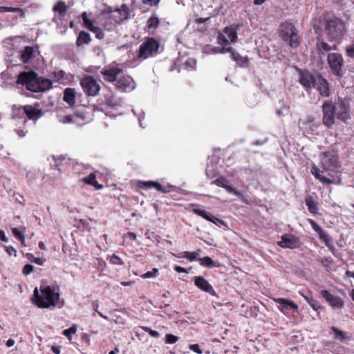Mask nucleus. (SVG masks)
I'll use <instances>...</instances> for the list:
<instances>
[{"label": "nucleus", "mask_w": 354, "mask_h": 354, "mask_svg": "<svg viewBox=\"0 0 354 354\" xmlns=\"http://www.w3.org/2000/svg\"><path fill=\"white\" fill-rule=\"evenodd\" d=\"M347 55L351 58H354V46H349L346 48Z\"/></svg>", "instance_id": "obj_61"}, {"label": "nucleus", "mask_w": 354, "mask_h": 354, "mask_svg": "<svg viewBox=\"0 0 354 354\" xmlns=\"http://www.w3.org/2000/svg\"><path fill=\"white\" fill-rule=\"evenodd\" d=\"M325 31L330 40H335L342 37L345 31L343 21L337 17L328 18L325 21Z\"/></svg>", "instance_id": "obj_4"}, {"label": "nucleus", "mask_w": 354, "mask_h": 354, "mask_svg": "<svg viewBox=\"0 0 354 354\" xmlns=\"http://www.w3.org/2000/svg\"><path fill=\"white\" fill-rule=\"evenodd\" d=\"M330 329L334 333L335 339L341 341L349 339L348 333L342 331L335 326H332Z\"/></svg>", "instance_id": "obj_26"}, {"label": "nucleus", "mask_w": 354, "mask_h": 354, "mask_svg": "<svg viewBox=\"0 0 354 354\" xmlns=\"http://www.w3.org/2000/svg\"><path fill=\"white\" fill-rule=\"evenodd\" d=\"M278 245L281 248L294 249L299 246V242L295 236L286 234L281 236V241L278 242Z\"/></svg>", "instance_id": "obj_16"}, {"label": "nucleus", "mask_w": 354, "mask_h": 354, "mask_svg": "<svg viewBox=\"0 0 354 354\" xmlns=\"http://www.w3.org/2000/svg\"><path fill=\"white\" fill-rule=\"evenodd\" d=\"M319 236L321 240H322L326 246H328L331 242L330 236L324 231L322 230V232L319 234Z\"/></svg>", "instance_id": "obj_39"}, {"label": "nucleus", "mask_w": 354, "mask_h": 354, "mask_svg": "<svg viewBox=\"0 0 354 354\" xmlns=\"http://www.w3.org/2000/svg\"><path fill=\"white\" fill-rule=\"evenodd\" d=\"M318 90L319 91V93L323 97H328L330 95V91H329V86L327 80L319 76L318 77Z\"/></svg>", "instance_id": "obj_19"}, {"label": "nucleus", "mask_w": 354, "mask_h": 354, "mask_svg": "<svg viewBox=\"0 0 354 354\" xmlns=\"http://www.w3.org/2000/svg\"><path fill=\"white\" fill-rule=\"evenodd\" d=\"M327 62L330 67L331 73L339 77H342L344 72L342 69L344 66V59L341 54L337 53H330L327 56Z\"/></svg>", "instance_id": "obj_5"}, {"label": "nucleus", "mask_w": 354, "mask_h": 354, "mask_svg": "<svg viewBox=\"0 0 354 354\" xmlns=\"http://www.w3.org/2000/svg\"><path fill=\"white\" fill-rule=\"evenodd\" d=\"M297 31L295 26L291 23H286L283 25V28L281 30V37L284 41H288L290 36Z\"/></svg>", "instance_id": "obj_20"}, {"label": "nucleus", "mask_w": 354, "mask_h": 354, "mask_svg": "<svg viewBox=\"0 0 354 354\" xmlns=\"http://www.w3.org/2000/svg\"><path fill=\"white\" fill-rule=\"evenodd\" d=\"M336 111V117L342 120L345 121L348 118V109L344 103H340L337 105Z\"/></svg>", "instance_id": "obj_22"}, {"label": "nucleus", "mask_w": 354, "mask_h": 354, "mask_svg": "<svg viewBox=\"0 0 354 354\" xmlns=\"http://www.w3.org/2000/svg\"><path fill=\"white\" fill-rule=\"evenodd\" d=\"M90 185L94 186L96 189H101L103 188V185L97 182L95 174H90Z\"/></svg>", "instance_id": "obj_40"}, {"label": "nucleus", "mask_w": 354, "mask_h": 354, "mask_svg": "<svg viewBox=\"0 0 354 354\" xmlns=\"http://www.w3.org/2000/svg\"><path fill=\"white\" fill-rule=\"evenodd\" d=\"M174 270L178 273H188L187 270L180 266H175L174 268Z\"/></svg>", "instance_id": "obj_62"}, {"label": "nucleus", "mask_w": 354, "mask_h": 354, "mask_svg": "<svg viewBox=\"0 0 354 354\" xmlns=\"http://www.w3.org/2000/svg\"><path fill=\"white\" fill-rule=\"evenodd\" d=\"M83 165L82 164L76 163L73 165V171L74 173L80 174L82 170L83 169Z\"/></svg>", "instance_id": "obj_59"}, {"label": "nucleus", "mask_w": 354, "mask_h": 354, "mask_svg": "<svg viewBox=\"0 0 354 354\" xmlns=\"http://www.w3.org/2000/svg\"><path fill=\"white\" fill-rule=\"evenodd\" d=\"M299 82L306 89L315 86L317 82L316 77L309 71L305 70L299 71Z\"/></svg>", "instance_id": "obj_12"}, {"label": "nucleus", "mask_w": 354, "mask_h": 354, "mask_svg": "<svg viewBox=\"0 0 354 354\" xmlns=\"http://www.w3.org/2000/svg\"><path fill=\"white\" fill-rule=\"evenodd\" d=\"M88 43V33L84 30L80 32V34L77 38L76 44L77 46H83L84 44Z\"/></svg>", "instance_id": "obj_27"}, {"label": "nucleus", "mask_w": 354, "mask_h": 354, "mask_svg": "<svg viewBox=\"0 0 354 354\" xmlns=\"http://www.w3.org/2000/svg\"><path fill=\"white\" fill-rule=\"evenodd\" d=\"M13 235L17 239L22 245H24L25 236L24 233L16 227L12 228Z\"/></svg>", "instance_id": "obj_35"}, {"label": "nucleus", "mask_w": 354, "mask_h": 354, "mask_svg": "<svg viewBox=\"0 0 354 354\" xmlns=\"http://www.w3.org/2000/svg\"><path fill=\"white\" fill-rule=\"evenodd\" d=\"M159 1L160 0H142L143 3L150 6H156Z\"/></svg>", "instance_id": "obj_63"}, {"label": "nucleus", "mask_w": 354, "mask_h": 354, "mask_svg": "<svg viewBox=\"0 0 354 354\" xmlns=\"http://www.w3.org/2000/svg\"><path fill=\"white\" fill-rule=\"evenodd\" d=\"M144 330L145 332L148 333L151 337H158L160 336V334L158 331L153 330L151 328L149 327H145Z\"/></svg>", "instance_id": "obj_54"}, {"label": "nucleus", "mask_w": 354, "mask_h": 354, "mask_svg": "<svg viewBox=\"0 0 354 354\" xmlns=\"http://www.w3.org/2000/svg\"><path fill=\"white\" fill-rule=\"evenodd\" d=\"M153 188L161 193H167L169 191L166 187H162L159 183L157 182H155Z\"/></svg>", "instance_id": "obj_51"}, {"label": "nucleus", "mask_w": 354, "mask_h": 354, "mask_svg": "<svg viewBox=\"0 0 354 354\" xmlns=\"http://www.w3.org/2000/svg\"><path fill=\"white\" fill-rule=\"evenodd\" d=\"M46 261V259L44 257H35L32 260V263H35L39 266H43Z\"/></svg>", "instance_id": "obj_58"}, {"label": "nucleus", "mask_w": 354, "mask_h": 354, "mask_svg": "<svg viewBox=\"0 0 354 354\" xmlns=\"http://www.w3.org/2000/svg\"><path fill=\"white\" fill-rule=\"evenodd\" d=\"M318 180L320 182H322L324 184H326V185H330V184L334 183V180L331 179L330 178L324 176L322 174H321V176L318 178Z\"/></svg>", "instance_id": "obj_50"}, {"label": "nucleus", "mask_w": 354, "mask_h": 354, "mask_svg": "<svg viewBox=\"0 0 354 354\" xmlns=\"http://www.w3.org/2000/svg\"><path fill=\"white\" fill-rule=\"evenodd\" d=\"M4 248L9 256H12L13 254L15 257H17V250L14 247L4 245Z\"/></svg>", "instance_id": "obj_52"}, {"label": "nucleus", "mask_w": 354, "mask_h": 354, "mask_svg": "<svg viewBox=\"0 0 354 354\" xmlns=\"http://www.w3.org/2000/svg\"><path fill=\"white\" fill-rule=\"evenodd\" d=\"M310 223L312 228L318 233V234L323 230L322 228L313 220H310Z\"/></svg>", "instance_id": "obj_55"}, {"label": "nucleus", "mask_w": 354, "mask_h": 354, "mask_svg": "<svg viewBox=\"0 0 354 354\" xmlns=\"http://www.w3.org/2000/svg\"><path fill=\"white\" fill-rule=\"evenodd\" d=\"M17 83L24 85L27 90L34 93L44 92L53 87L50 80L39 77L34 71L21 72L18 75Z\"/></svg>", "instance_id": "obj_1"}, {"label": "nucleus", "mask_w": 354, "mask_h": 354, "mask_svg": "<svg viewBox=\"0 0 354 354\" xmlns=\"http://www.w3.org/2000/svg\"><path fill=\"white\" fill-rule=\"evenodd\" d=\"M322 167L326 171H328V175L333 176V173H337L339 170V165L337 159L330 151L324 153L321 159Z\"/></svg>", "instance_id": "obj_6"}, {"label": "nucleus", "mask_w": 354, "mask_h": 354, "mask_svg": "<svg viewBox=\"0 0 354 354\" xmlns=\"http://www.w3.org/2000/svg\"><path fill=\"white\" fill-rule=\"evenodd\" d=\"M77 328L75 325L72 326L68 329H65L63 331V335L68 338V339H71V335L75 334L76 333Z\"/></svg>", "instance_id": "obj_41"}, {"label": "nucleus", "mask_w": 354, "mask_h": 354, "mask_svg": "<svg viewBox=\"0 0 354 354\" xmlns=\"http://www.w3.org/2000/svg\"><path fill=\"white\" fill-rule=\"evenodd\" d=\"M316 48L317 51L322 54H324V52H329L332 50V46L324 41L319 37H318L317 40Z\"/></svg>", "instance_id": "obj_23"}, {"label": "nucleus", "mask_w": 354, "mask_h": 354, "mask_svg": "<svg viewBox=\"0 0 354 354\" xmlns=\"http://www.w3.org/2000/svg\"><path fill=\"white\" fill-rule=\"evenodd\" d=\"M155 181H145L139 183V187L142 189H151L153 188Z\"/></svg>", "instance_id": "obj_45"}, {"label": "nucleus", "mask_w": 354, "mask_h": 354, "mask_svg": "<svg viewBox=\"0 0 354 354\" xmlns=\"http://www.w3.org/2000/svg\"><path fill=\"white\" fill-rule=\"evenodd\" d=\"M34 270V266L31 264H26L22 270V273L24 275L27 276L30 274Z\"/></svg>", "instance_id": "obj_47"}, {"label": "nucleus", "mask_w": 354, "mask_h": 354, "mask_svg": "<svg viewBox=\"0 0 354 354\" xmlns=\"http://www.w3.org/2000/svg\"><path fill=\"white\" fill-rule=\"evenodd\" d=\"M158 273V270L157 268H153L152 271H149L144 274H142L141 277L144 279L147 278H153L157 276Z\"/></svg>", "instance_id": "obj_44"}, {"label": "nucleus", "mask_w": 354, "mask_h": 354, "mask_svg": "<svg viewBox=\"0 0 354 354\" xmlns=\"http://www.w3.org/2000/svg\"><path fill=\"white\" fill-rule=\"evenodd\" d=\"M23 106H20L17 107L16 105L13 106V118H21L25 114Z\"/></svg>", "instance_id": "obj_37"}, {"label": "nucleus", "mask_w": 354, "mask_h": 354, "mask_svg": "<svg viewBox=\"0 0 354 354\" xmlns=\"http://www.w3.org/2000/svg\"><path fill=\"white\" fill-rule=\"evenodd\" d=\"M189 348L190 350L193 351L194 352H195L198 354H201L203 353L202 350L200 348L199 345L197 344H189Z\"/></svg>", "instance_id": "obj_57"}, {"label": "nucleus", "mask_w": 354, "mask_h": 354, "mask_svg": "<svg viewBox=\"0 0 354 354\" xmlns=\"http://www.w3.org/2000/svg\"><path fill=\"white\" fill-rule=\"evenodd\" d=\"M7 12H20V16L21 17H24V15H25V12L23 10V9H21L20 8L8 7Z\"/></svg>", "instance_id": "obj_53"}, {"label": "nucleus", "mask_w": 354, "mask_h": 354, "mask_svg": "<svg viewBox=\"0 0 354 354\" xmlns=\"http://www.w3.org/2000/svg\"><path fill=\"white\" fill-rule=\"evenodd\" d=\"M82 17L84 23V26L86 28H88V16L86 12H84L82 14Z\"/></svg>", "instance_id": "obj_60"}, {"label": "nucleus", "mask_w": 354, "mask_h": 354, "mask_svg": "<svg viewBox=\"0 0 354 354\" xmlns=\"http://www.w3.org/2000/svg\"><path fill=\"white\" fill-rule=\"evenodd\" d=\"M102 73L106 81L115 82V87L122 92H129L133 91L136 87V84L130 76L122 75V70L118 67H112L104 71Z\"/></svg>", "instance_id": "obj_2"}, {"label": "nucleus", "mask_w": 354, "mask_h": 354, "mask_svg": "<svg viewBox=\"0 0 354 354\" xmlns=\"http://www.w3.org/2000/svg\"><path fill=\"white\" fill-rule=\"evenodd\" d=\"M63 100L69 106H72L75 102V91L72 88H67L64 92Z\"/></svg>", "instance_id": "obj_21"}, {"label": "nucleus", "mask_w": 354, "mask_h": 354, "mask_svg": "<svg viewBox=\"0 0 354 354\" xmlns=\"http://www.w3.org/2000/svg\"><path fill=\"white\" fill-rule=\"evenodd\" d=\"M40 293L37 288L34 290L33 303L39 308H51L56 306L59 295L55 293L50 286L41 285Z\"/></svg>", "instance_id": "obj_3"}, {"label": "nucleus", "mask_w": 354, "mask_h": 354, "mask_svg": "<svg viewBox=\"0 0 354 354\" xmlns=\"http://www.w3.org/2000/svg\"><path fill=\"white\" fill-rule=\"evenodd\" d=\"M212 184H215L218 187L225 188L227 192H231L236 196H241L240 192L233 188L232 186L227 185V181L225 178L221 177L216 179Z\"/></svg>", "instance_id": "obj_18"}, {"label": "nucleus", "mask_w": 354, "mask_h": 354, "mask_svg": "<svg viewBox=\"0 0 354 354\" xmlns=\"http://www.w3.org/2000/svg\"><path fill=\"white\" fill-rule=\"evenodd\" d=\"M224 33L227 35L231 42L234 43L237 39L236 29L232 27H225L224 29Z\"/></svg>", "instance_id": "obj_25"}, {"label": "nucleus", "mask_w": 354, "mask_h": 354, "mask_svg": "<svg viewBox=\"0 0 354 354\" xmlns=\"http://www.w3.org/2000/svg\"><path fill=\"white\" fill-rule=\"evenodd\" d=\"M319 261L324 266H328L330 263L331 260H330L328 258H322Z\"/></svg>", "instance_id": "obj_64"}, {"label": "nucleus", "mask_w": 354, "mask_h": 354, "mask_svg": "<svg viewBox=\"0 0 354 354\" xmlns=\"http://www.w3.org/2000/svg\"><path fill=\"white\" fill-rule=\"evenodd\" d=\"M109 261L112 264H115V265H122V264H123V262L122 261L120 258L119 257L115 255V254H113L111 257H110Z\"/></svg>", "instance_id": "obj_49"}, {"label": "nucleus", "mask_w": 354, "mask_h": 354, "mask_svg": "<svg viewBox=\"0 0 354 354\" xmlns=\"http://www.w3.org/2000/svg\"><path fill=\"white\" fill-rule=\"evenodd\" d=\"M290 46L292 48H297L300 44L299 37L298 35L297 31L290 36L289 39Z\"/></svg>", "instance_id": "obj_32"}, {"label": "nucleus", "mask_w": 354, "mask_h": 354, "mask_svg": "<svg viewBox=\"0 0 354 354\" xmlns=\"http://www.w3.org/2000/svg\"><path fill=\"white\" fill-rule=\"evenodd\" d=\"M195 286L201 290L209 293L212 296L217 297V295L214 290L212 286L202 276L195 277L194 278Z\"/></svg>", "instance_id": "obj_13"}, {"label": "nucleus", "mask_w": 354, "mask_h": 354, "mask_svg": "<svg viewBox=\"0 0 354 354\" xmlns=\"http://www.w3.org/2000/svg\"><path fill=\"white\" fill-rule=\"evenodd\" d=\"M158 48V42L153 38H150L146 42L140 45L138 56L142 59H147L156 53Z\"/></svg>", "instance_id": "obj_9"}, {"label": "nucleus", "mask_w": 354, "mask_h": 354, "mask_svg": "<svg viewBox=\"0 0 354 354\" xmlns=\"http://www.w3.org/2000/svg\"><path fill=\"white\" fill-rule=\"evenodd\" d=\"M81 86L86 95H88V77L85 76L81 81Z\"/></svg>", "instance_id": "obj_42"}, {"label": "nucleus", "mask_w": 354, "mask_h": 354, "mask_svg": "<svg viewBox=\"0 0 354 354\" xmlns=\"http://www.w3.org/2000/svg\"><path fill=\"white\" fill-rule=\"evenodd\" d=\"M217 40H218V43L219 44H221V45H223V46H227L229 44L228 39L222 33L218 34V37H217Z\"/></svg>", "instance_id": "obj_48"}, {"label": "nucleus", "mask_w": 354, "mask_h": 354, "mask_svg": "<svg viewBox=\"0 0 354 354\" xmlns=\"http://www.w3.org/2000/svg\"><path fill=\"white\" fill-rule=\"evenodd\" d=\"M100 90V86L93 77L90 76V95H96Z\"/></svg>", "instance_id": "obj_28"}, {"label": "nucleus", "mask_w": 354, "mask_h": 354, "mask_svg": "<svg viewBox=\"0 0 354 354\" xmlns=\"http://www.w3.org/2000/svg\"><path fill=\"white\" fill-rule=\"evenodd\" d=\"M306 301L310 304V306L313 308V310H317L322 308L319 301L313 299L312 297H305Z\"/></svg>", "instance_id": "obj_36"}, {"label": "nucleus", "mask_w": 354, "mask_h": 354, "mask_svg": "<svg viewBox=\"0 0 354 354\" xmlns=\"http://www.w3.org/2000/svg\"><path fill=\"white\" fill-rule=\"evenodd\" d=\"M192 212L195 214L203 217L204 219H205L207 221H211L212 215L204 209H201L199 208H194V209H193Z\"/></svg>", "instance_id": "obj_31"}, {"label": "nucleus", "mask_w": 354, "mask_h": 354, "mask_svg": "<svg viewBox=\"0 0 354 354\" xmlns=\"http://www.w3.org/2000/svg\"><path fill=\"white\" fill-rule=\"evenodd\" d=\"M337 107L331 101H325L322 105L323 124L327 127L335 123Z\"/></svg>", "instance_id": "obj_8"}, {"label": "nucleus", "mask_w": 354, "mask_h": 354, "mask_svg": "<svg viewBox=\"0 0 354 354\" xmlns=\"http://www.w3.org/2000/svg\"><path fill=\"white\" fill-rule=\"evenodd\" d=\"M324 172H326V171H325L323 169H320L318 167H317L316 166H314L312 168V174L314 175L315 178H317V179H318L319 178V176H321V174Z\"/></svg>", "instance_id": "obj_46"}, {"label": "nucleus", "mask_w": 354, "mask_h": 354, "mask_svg": "<svg viewBox=\"0 0 354 354\" xmlns=\"http://www.w3.org/2000/svg\"><path fill=\"white\" fill-rule=\"evenodd\" d=\"M75 120L74 121L78 125H82L86 123L87 111L84 105L77 106L75 111Z\"/></svg>", "instance_id": "obj_17"}, {"label": "nucleus", "mask_w": 354, "mask_h": 354, "mask_svg": "<svg viewBox=\"0 0 354 354\" xmlns=\"http://www.w3.org/2000/svg\"><path fill=\"white\" fill-rule=\"evenodd\" d=\"M321 295L333 309L341 310L343 308L344 303L340 297L333 295L326 290H322Z\"/></svg>", "instance_id": "obj_10"}, {"label": "nucleus", "mask_w": 354, "mask_h": 354, "mask_svg": "<svg viewBox=\"0 0 354 354\" xmlns=\"http://www.w3.org/2000/svg\"><path fill=\"white\" fill-rule=\"evenodd\" d=\"M159 19L157 17L152 16L147 21V27L149 30L156 29L159 25Z\"/></svg>", "instance_id": "obj_34"}, {"label": "nucleus", "mask_w": 354, "mask_h": 354, "mask_svg": "<svg viewBox=\"0 0 354 354\" xmlns=\"http://www.w3.org/2000/svg\"><path fill=\"white\" fill-rule=\"evenodd\" d=\"M231 55H232V57L233 58V59H234L235 61H239V60H241V61H247L248 59L246 57H243L242 56H241L238 53L235 52L234 50L231 53Z\"/></svg>", "instance_id": "obj_56"}, {"label": "nucleus", "mask_w": 354, "mask_h": 354, "mask_svg": "<svg viewBox=\"0 0 354 354\" xmlns=\"http://www.w3.org/2000/svg\"><path fill=\"white\" fill-rule=\"evenodd\" d=\"M306 204L308 206V210L310 213L316 214L317 212V205L311 197L306 198Z\"/></svg>", "instance_id": "obj_33"}, {"label": "nucleus", "mask_w": 354, "mask_h": 354, "mask_svg": "<svg viewBox=\"0 0 354 354\" xmlns=\"http://www.w3.org/2000/svg\"><path fill=\"white\" fill-rule=\"evenodd\" d=\"M274 301L279 304L278 309L285 315L289 314L291 310L294 311L298 310V305L290 299L277 298L274 299Z\"/></svg>", "instance_id": "obj_11"}, {"label": "nucleus", "mask_w": 354, "mask_h": 354, "mask_svg": "<svg viewBox=\"0 0 354 354\" xmlns=\"http://www.w3.org/2000/svg\"><path fill=\"white\" fill-rule=\"evenodd\" d=\"M68 10L69 6L64 1H58L53 7V12H54L53 21L58 25H62L68 16Z\"/></svg>", "instance_id": "obj_7"}, {"label": "nucleus", "mask_w": 354, "mask_h": 354, "mask_svg": "<svg viewBox=\"0 0 354 354\" xmlns=\"http://www.w3.org/2000/svg\"><path fill=\"white\" fill-rule=\"evenodd\" d=\"M198 254H199V253L196 252H185L184 255L183 257L189 259L190 261H193L195 260L198 261V259H199V258H198Z\"/></svg>", "instance_id": "obj_38"}, {"label": "nucleus", "mask_w": 354, "mask_h": 354, "mask_svg": "<svg viewBox=\"0 0 354 354\" xmlns=\"http://www.w3.org/2000/svg\"><path fill=\"white\" fill-rule=\"evenodd\" d=\"M178 340V337L173 334H167L165 336L166 344H174Z\"/></svg>", "instance_id": "obj_43"}, {"label": "nucleus", "mask_w": 354, "mask_h": 354, "mask_svg": "<svg viewBox=\"0 0 354 354\" xmlns=\"http://www.w3.org/2000/svg\"><path fill=\"white\" fill-rule=\"evenodd\" d=\"M39 104L36 103L35 106L25 105L23 106L24 112L29 120H37L40 118L43 113L41 109H38Z\"/></svg>", "instance_id": "obj_15"}, {"label": "nucleus", "mask_w": 354, "mask_h": 354, "mask_svg": "<svg viewBox=\"0 0 354 354\" xmlns=\"http://www.w3.org/2000/svg\"><path fill=\"white\" fill-rule=\"evenodd\" d=\"M39 46L37 45L36 48L34 46H27L24 49L21 51L20 59L24 64L29 63L36 56V53L38 51Z\"/></svg>", "instance_id": "obj_14"}, {"label": "nucleus", "mask_w": 354, "mask_h": 354, "mask_svg": "<svg viewBox=\"0 0 354 354\" xmlns=\"http://www.w3.org/2000/svg\"><path fill=\"white\" fill-rule=\"evenodd\" d=\"M51 77L56 82H61L67 79L66 73L62 70L55 71L53 72Z\"/></svg>", "instance_id": "obj_29"}, {"label": "nucleus", "mask_w": 354, "mask_h": 354, "mask_svg": "<svg viewBox=\"0 0 354 354\" xmlns=\"http://www.w3.org/2000/svg\"><path fill=\"white\" fill-rule=\"evenodd\" d=\"M90 32H92L95 34V36L98 39H102L104 37V33L103 30L99 28L94 26L91 21H90Z\"/></svg>", "instance_id": "obj_30"}, {"label": "nucleus", "mask_w": 354, "mask_h": 354, "mask_svg": "<svg viewBox=\"0 0 354 354\" xmlns=\"http://www.w3.org/2000/svg\"><path fill=\"white\" fill-rule=\"evenodd\" d=\"M198 261L200 262V264L201 266H203L204 267H207V268H214V267H218L219 266L218 263L214 261L209 257L199 258Z\"/></svg>", "instance_id": "obj_24"}]
</instances>
